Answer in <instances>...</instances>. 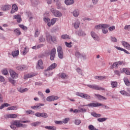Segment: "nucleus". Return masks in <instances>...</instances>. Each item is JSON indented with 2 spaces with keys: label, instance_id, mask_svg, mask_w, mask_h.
Returning <instances> with one entry per match:
<instances>
[{
  "label": "nucleus",
  "instance_id": "51",
  "mask_svg": "<svg viewBox=\"0 0 130 130\" xmlns=\"http://www.w3.org/2000/svg\"><path fill=\"white\" fill-rule=\"evenodd\" d=\"M39 40L40 42H44L45 41V38L43 36L40 37Z\"/></svg>",
  "mask_w": 130,
  "mask_h": 130
},
{
  "label": "nucleus",
  "instance_id": "9",
  "mask_svg": "<svg viewBox=\"0 0 130 130\" xmlns=\"http://www.w3.org/2000/svg\"><path fill=\"white\" fill-rule=\"evenodd\" d=\"M77 95V96H79L80 97H81V98H84V99H87V100H90L91 99V96L89 95V94H88L78 92Z\"/></svg>",
  "mask_w": 130,
  "mask_h": 130
},
{
  "label": "nucleus",
  "instance_id": "50",
  "mask_svg": "<svg viewBox=\"0 0 130 130\" xmlns=\"http://www.w3.org/2000/svg\"><path fill=\"white\" fill-rule=\"evenodd\" d=\"M9 82H10V83H11V84H12V85H13V86H16V81L14 80V79H9Z\"/></svg>",
  "mask_w": 130,
  "mask_h": 130
},
{
  "label": "nucleus",
  "instance_id": "10",
  "mask_svg": "<svg viewBox=\"0 0 130 130\" xmlns=\"http://www.w3.org/2000/svg\"><path fill=\"white\" fill-rule=\"evenodd\" d=\"M59 97L55 95L49 96L47 98L46 100L49 102H51L52 101H54L55 100H58Z\"/></svg>",
  "mask_w": 130,
  "mask_h": 130
},
{
  "label": "nucleus",
  "instance_id": "47",
  "mask_svg": "<svg viewBox=\"0 0 130 130\" xmlns=\"http://www.w3.org/2000/svg\"><path fill=\"white\" fill-rule=\"evenodd\" d=\"M74 123L76 125H79V124H81V120L78 119H76L75 120Z\"/></svg>",
  "mask_w": 130,
  "mask_h": 130
},
{
  "label": "nucleus",
  "instance_id": "49",
  "mask_svg": "<svg viewBox=\"0 0 130 130\" xmlns=\"http://www.w3.org/2000/svg\"><path fill=\"white\" fill-rule=\"evenodd\" d=\"M28 88H20L19 90V91L20 92V93H24V92H27L28 91Z\"/></svg>",
  "mask_w": 130,
  "mask_h": 130
},
{
  "label": "nucleus",
  "instance_id": "38",
  "mask_svg": "<svg viewBox=\"0 0 130 130\" xmlns=\"http://www.w3.org/2000/svg\"><path fill=\"white\" fill-rule=\"evenodd\" d=\"M107 119V118H100L98 119V121H99V122H103L104 121H106Z\"/></svg>",
  "mask_w": 130,
  "mask_h": 130
},
{
  "label": "nucleus",
  "instance_id": "54",
  "mask_svg": "<svg viewBox=\"0 0 130 130\" xmlns=\"http://www.w3.org/2000/svg\"><path fill=\"white\" fill-rule=\"evenodd\" d=\"M111 41L112 42H117L116 38L113 37H111Z\"/></svg>",
  "mask_w": 130,
  "mask_h": 130
},
{
  "label": "nucleus",
  "instance_id": "8",
  "mask_svg": "<svg viewBox=\"0 0 130 130\" xmlns=\"http://www.w3.org/2000/svg\"><path fill=\"white\" fill-rule=\"evenodd\" d=\"M56 53V49L55 48H53L50 52V59L51 60H54V58H55V54Z\"/></svg>",
  "mask_w": 130,
  "mask_h": 130
},
{
  "label": "nucleus",
  "instance_id": "41",
  "mask_svg": "<svg viewBox=\"0 0 130 130\" xmlns=\"http://www.w3.org/2000/svg\"><path fill=\"white\" fill-rule=\"evenodd\" d=\"M111 85L112 86V88H116V87H117V82L114 81L111 82Z\"/></svg>",
  "mask_w": 130,
  "mask_h": 130
},
{
  "label": "nucleus",
  "instance_id": "12",
  "mask_svg": "<svg viewBox=\"0 0 130 130\" xmlns=\"http://www.w3.org/2000/svg\"><path fill=\"white\" fill-rule=\"evenodd\" d=\"M37 69H38V70H43L44 69V67H43V61H42V59H40L38 61Z\"/></svg>",
  "mask_w": 130,
  "mask_h": 130
},
{
  "label": "nucleus",
  "instance_id": "25",
  "mask_svg": "<svg viewBox=\"0 0 130 130\" xmlns=\"http://www.w3.org/2000/svg\"><path fill=\"white\" fill-rule=\"evenodd\" d=\"M25 69H26V66L24 65L17 66L16 67V70H18V71H25Z\"/></svg>",
  "mask_w": 130,
  "mask_h": 130
},
{
  "label": "nucleus",
  "instance_id": "48",
  "mask_svg": "<svg viewBox=\"0 0 130 130\" xmlns=\"http://www.w3.org/2000/svg\"><path fill=\"white\" fill-rule=\"evenodd\" d=\"M19 27H20V28H21L22 30H27L28 29V27L25 26L23 24H19Z\"/></svg>",
  "mask_w": 130,
  "mask_h": 130
},
{
  "label": "nucleus",
  "instance_id": "14",
  "mask_svg": "<svg viewBox=\"0 0 130 130\" xmlns=\"http://www.w3.org/2000/svg\"><path fill=\"white\" fill-rule=\"evenodd\" d=\"M57 67V64L56 63H52L50 66L48 67V69L45 70V72H48V71H51V70L55 69V68H56Z\"/></svg>",
  "mask_w": 130,
  "mask_h": 130
},
{
  "label": "nucleus",
  "instance_id": "46",
  "mask_svg": "<svg viewBox=\"0 0 130 130\" xmlns=\"http://www.w3.org/2000/svg\"><path fill=\"white\" fill-rule=\"evenodd\" d=\"M31 4L34 6H37V5H38V4H39V1H38L37 0H33L31 1Z\"/></svg>",
  "mask_w": 130,
  "mask_h": 130
},
{
  "label": "nucleus",
  "instance_id": "39",
  "mask_svg": "<svg viewBox=\"0 0 130 130\" xmlns=\"http://www.w3.org/2000/svg\"><path fill=\"white\" fill-rule=\"evenodd\" d=\"M41 117H43V118H47V117H48V114L45 112L41 113Z\"/></svg>",
  "mask_w": 130,
  "mask_h": 130
},
{
  "label": "nucleus",
  "instance_id": "56",
  "mask_svg": "<svg viewBox=\"0 0 130 130\" xmlns=\"http://www.w3.org/2000/svg\"><path fill=\"white\" fill-rule=\"evenodd\" d=\"M2 74L5 76H7V75L9 74V72H8V70H7V69H5L3 71H2Z\"/></svg>",
  "mask_w": 130,
  "mask_h": 130
},
{
  "label": "nucleus",
  "instance_id": "11",
  "mask_svg": "<svg viewBox=\"0 0 130 130\" xmlns=\"http://www.w3.org/2000/svg\"><path fill=\"white\" fill-rule=\"evenodd\" d=\"M9 73L10 74L11 77H12L13 79H17V78H19V75L13 70H10Z\"/></svg>",
  "mask_w": 130,
  "mask_h": 130
},
{
  "label": "nucleus",
  "instance_id": "45",
  "mask_svg": "<svg viewBox=\"0 0 130 130\" xmlns=\"http://www.w3.org/2000/svg\"><path fill=\"white\" fill-rule=\"evenodd\" d=\"M79 27H80V23L78 21H76L74 23V28L75 29H78V28H79Z\"/></svg>",
  "mask_w": 130,
  "mask_h": 130
},
{
  "label": "nucleus",
  "instance_id": "63",
  "mask_svg": "<svg viewBox=\"0 0 130 130\" xmlns=\"http://www.w3.org/2000/svg\"><path fill=\"white\" fill-rule=\"evenodd\" d=\"M39 34H40V32L38 30H36L35 33V37H38L39 36Z\"/></svg>",
  "mask_w": 130,
  "mask_h": 130
},
{
  "label": "nucleus",
  "instance_id": "28",
  "mask_svg": "<svg viewBox=\"0 0 130 130\" xmlns=\"http://www.w3.org/2000/svg\"><path fill=\"white\" fill-rule=\"evenodd\" d=\"M64 3L67 6L74 4V0H65Z\"/></svg>",
  "mask_w": 130,
  "mask_h": 130
},
{
  "label": "nucleus",
  "instance_id": "20",
  "mask_svg": "<svg viewBox=\"0 0 130 130\" xmlns=\"http://www.w3.org/2000/svg\"><path fill=\"white\" fill-rule=\"evenodd\" d=\"M56 22V18H53L51 20V22H49L47 23V25L48 27H50V26L54 25L55 24V22Z\"/></svg>",
  "mask_w": 130,
  "mask_h": 130
},
{
  "label": "nucleus",
  "instance_id": "17",
  "mask_svg": "<svg viewBox=\"0 0 130 130\" xmlns=\"http://www.w3.org/2000/svg\"><path fill=\"white\" fill-rule=\"evenodd\" d=\"M11 8H12V6L10 5H3L2 7V10L3 11H9V10H11Z\"/></svg>",
  "mask_w": 130,
  "mask_h": 130
},
{
  "label": "nucleus",
  "instance_id": "16",
  "mask_svg": "<svg viewBox=\"0 0 130 130\" xmlns=\"http://www.w3.org/2000/svg\"><path fill=\"white\" fill-rule=\"evenodd\" d=\"M13 18L17 20V23H21V22H22V18H21V15H20V14L14 15Z\"/></svg>",
  "mask_w": 130,
  "mask_h": 130
},
{
  "label": "nucleus",
  "instance_id": "37",
  "mask_svg": "<svg viewBox=\"0 0 130 130\" xmlns=\"http://www.w3.org/2000/svg\"><path fill=\"white\" fill-rule=\"evenodd\" d=\"M94 78L95 80H104V79H105V76H95Z\"/></svg>",
  "mask_w": 130,
  "mask_h": 130
},
{
  "label": "nucleus",
  "instance_id": "55",
  "mask_svg": "<svg viewBox=\"0 0 130 130\" xmlns=\"http://www.w3.org/2000/svg\"><path fill=\"white\" fill-rule=\"evenodd\" d=\"M65 45H66L67 47H69L71 48L72 47V42L68 43V42H65Z\"/></svg>",
  "mask_w": 130,
  "mask_h": 130
},
{
  "label": "nucleus",
  "instance_id": "1",
  "mask_svg": "<svg viewBox=\"0 0 130 130\" xmlns=\"http://www.w3.org/2000/svg\"><path fill=\"white\" fill-rule=\"evenodd\" d=\"M30 122L29 120L22 121V120H15L13 122V124H15L16 127H27V125L23 124L22 123H27Z\"/></svg>",
  "mask_w": 130,
  "mask_h": 130
},
{
  "label": "nucleus",
  "instance_id": "36",
  "mask_svg": "<svg viewBox=\"0 0 130 130\" xmlns=\"http://www.w3.org/2000/svg\"><path fill=\"white\" fill-rule=\"evenodd\" d=\"M83 106H82V107L79 108V112H87V109L83 108Z\"/></svg>",
  "mask_w": 130,
  "mask_h": 130
},
{
  "label": "nucleus",
  "instance_id": "22",
  "mask_svg": "<svg viewBox=\"0 0 130 130\" xmlns=\"http://www.w3.org/2000/svg\"><path fill=\"white\" fill-rule=\"evenodd\" d=\"M95 96L98 97V99L100 101H102V100H107V99L104 96H103V95H101L100 94H95Z\"/></svg>",
  "mask_w": 130,
  "mask_h": 130
},
{
  "label": "nucleus",
  "instance_id": "61",
  "mask_svg": "<svg viewBox=\"0 0 130 130\" xmlns=\"http://www.w3.org/2000/svg\"><path fill=\"white\" fill-rule=\"evenodd\" d=\"M14 125H16L15 124H13V122L11 123V125H10V127L12 129H14L16 130L17 129V128L16 127V126H14Z\"/></svg>",
  "mask_w": 130,
  "mask_h": 130
},
{
  "label": "nucleus",
  "instance_id": "15",
  "mask_svg": "<svg viewBox=\"0 0 130 130\" xmlns=\"http://www.w3.org/2000/svg\"><path fill=\"white\" fill-rule=\"evenodd\" d=\"M122 45L124 46V47H125L126 49H127V50H130V44H128V43L122 41L121 42Z\"/></svg>",
  "mask_w": 130,
  "mask_h": 130
},
{
  "label": "nucleus",
  "instance_id": "42",
  "mask_svg": "<svg viewBox=\"0 0 130 130\" xmlns=\"http://www.w3.org/2000/svg\"><path fill=\"white\" fill-rule=\"evenodd\" d=\"M62 39L68 40L70 39V36L68 35H63L61 36Z\"/></svg>",
  "mask_w": 130,
  "mask_h": 130
},
{
  "label": "nucleus",
  "instance_id": "59",
  "mask_svg": "<svg viewBox=\"0 0 130 130\" xmlns=\"http://www.w3.org/2000/svg\"><path fill=\"white\" fill-rule=\"evenodd\" d=\"M102 32L104 34H107V33H108V29L106 28H103Z\"/></svg>",
  "mask_w": 130,
  "mask_h": 130
},
{
  "label": "nucleus",
  "instance_id": "19",
  "mask_svg": "<svg viewBox=\"0 0 130 130\" xmlns=\"http://www.w3.org/2000/svg\"><path fill=\"white\" fill-rule=\"evenodd\" d=\"M115 48H116L117 50H120V51H124V52H125V53H126V54H130V53L129 52H128V51L122 48H120V47L115 46Z\"/></svg>",
  "mask_w": 130,
  "mask_h": 130
},
{
  "label": "nucleus",
  "instance_id": "29",
  "mask_svg": "<svg viewBox=\"0 0 130 130\" xmlns=\"http://www.w3.org/2000/svg\"><path fill=\"white\" fill-rule=\"evenodd\" d=\"M45 128H46V129H49V130H56V127L54 126H46L45 127Z\"/></svg>",
  "mask_w": 130,
  "mask_h": 130
},
{
  "label": "nucleus",
  "instance_id": "52",
  "mask_svg": "<svg viewBox=\"0 0 130 130\" xmlns=\"http://www.w3.org/2000/svg\"><path fill=\"white\" fill-rule=\"evenodd\" d=\"M31 108H32V109L35 110V109H40L41 107H40V106L38 105L37 106H31Z\"/></svg>",
  "mask_w": 130,
  "mask_h": 130
},
{
  "label": "nucleus",
  "instance_id": "33",
  "mask_svg": "<svg viewBox=\"0 0 130 130\" xmlns=\"http://www.w3.org/2000/svg\"><path fill=\"white\" fill-rule=\"evenodd\" d=\"M120 93L122 94V95H124V96H130V94L128 92H127L126 91L124 90H121L120 91Z\"/></svg>",
  "mask_w": 130,
  "mask_h": 130
},
{
  "label": "nucleus",
  "instance_id": "57",
  "mask_svg": "<svg viewBox=\"0 0 130 130\" xmlns=\"http://www.w3.org/2000/svg\"><path fill=\"white\" fill-rule=\"evenodd\" d=\"M44 21L45 22V23H49V21H50V18L48 17H45L44 18Z\"/></svg>",
  "mask_w": 130,
  "mask_h": 130
},
{
  "label": "nucleus",
  "instance_id": "13",
  "mask_svg": "<svg viewBox=\"0 0 130 130\" xmlns=\"http://www.w3.org/2000/svg\"><path fill=\"white\" fill-rule=\"evenodd\" d=\"M16 12H18V6L16 4H13L10 13L11 14H14Z\"/></svg>",
  "mask_w": 130,
  "mask_h": 130
},
{
  "label": "nucleus",
  "instance_id": "32",
  "mask_svg": "<svg viewBox=\"0 0 130 130\" xmlns=\"http://www.w3.org/2000/svg\"><path fill=\"white\" fill-rule=\"evenodd\" d=\"M18 107L17 106H14L9 107L7 109V110H16L17 109Z\"/></svg>",
  "mask_w": 130,
  "mask_h": 130
},
{
  "label": "nucleus",
  "instance_id": "62",
  "mask_svg": "<svg viewBox=\"0 0 130 130\" xmlns=\"http://www.w3.org/2000/svg\"><path fill=\"white\" fill-rule=\"evenodd\" d=\"M34 76H35V75L34 74H28L26 77L28 79H30V78H33V77H34Z\"/></svg>",
  "mask_w": 130,
  "mask_h": 130
},
{
  "label": "nucleus",
  "instance_id": "26",
  "mask_svg": "<svg viewBox=\"0 0 130 130\" xmlns=\"http://www.w3.org/2000/svg\"><path fill=\"white\" fill-rule=\"evenodd\" d=\"M73 16L74 17H75V18L78 17L79 15V14H80V12H79V10H78V9L75 10L73 11Z\"/></svg>",
  "mask_w": 130,
  "mask_h": 130
},
{
  "label": "nucleus",
  "instance_id": "35",
  "mask_svg": "<svg viewBox=\"0 0 130 130\" xmlns=\"http://www.w3.org/2000/svg\"><path fill=\"white\" fill-rule=\"evenodd\" d=\"M91 115H92V116H93V117H96V118H98V117H101V114H97V113H95V112H92V113H91Z\"/></svg>",
  "mask_w": 130,
  "mask_h": 130
},
{
  "label": "nucleus",
  "instance_id": "43",
  "mask_svg": "<svg viewBox=\"0 0 130 130\" xmlns=\"http://www.w3.org/2000/svg\"><path fill=\"white\" fill-rule=\"evenodd\" d=\"M75 56H76L77 58H81V57H82V54L77 51L75 53Z\"/></svg>",
  "mask_w": 130,
  "mask_h": 130
},
{
  "label": "nucleus",
  "instance_id": "31",
  "mask_svg": "<svg viewBox=\"0 0 130 130\" xmlns=\"http://www.w3.org/2000/svg\"><path fill=\"white\" fill-rule=\"evenodd\" d=\"M60 78L63 80H67V79L68 78V76H67V74L66 73H62L60 74Z\"/></svg>",
  "mask_w": 130,
  "mask_h": 130
},
{
  "label": "nucleus",
  "instance_id": "24",
  "mask_svg": "<svg viewBox=\"0 0 130 130\" xmlns=\"http://www.w3.org/2000/svg\"><path fill=\"white\" fill-rule=\"evenodd\" d=\"M14 32L17 36H20V35L22 34V33L21 32V30H20V28H16L14 30Z\"/></svg>",
  "mask_w": 130,
  "mask_h": 130
},
{
  "label": "nucleus",
  "instance_id": "60",
  "mask_svg": "<svg viewBox=\"0 0 130 130\" xmlns=\"http://www.w3.org/2000/svg\"><path fill=\"white\" fill-rule=\"evenodd\" d=\"M26 113H27V114H34V111H32V110L26 111Z\"/></svg>",
  "mask_w": 130,
  "mask_h": 130
},
{
  "label": "nucleus",
  "instance_id": "2",
  "mask_svg": "<svg viewBox=\"0 0 130 130\" xmlns=\"http://www.w3.org/2000/svg\"><path fill=\"white\" fill-rule=\"evenodd\" d=\"M46 39L49 43L52 42H53V43H56V42H57L56 37L55 36H51L48 32H46Z\"/></svg>",
  "mask_w": 130,
  "mask_h": 130
},
{
  "label": "nucleus",
  "instance_id": "40",
  "mask_svg": "<svg viewBox=\"0 0 130 130\" xmlns=\"http://www.w3.org/2000/svg\"><path fill=\"white\" fill-rule=\"evenodd\" d=\"M38 94L39 96L41 97L43 100H45V97L44 96V94L41 91H38Z\"/></svg>",
  "mask_w": 130,
  "mask_h": 130
},
{
  "label": "nucleus",
  "instance_id": "4",
  "mask_svg": "<svg viewBox=\"0 0 130 130\" xmlns=\"http://www.w3.org/2000/svg\"><path fill=\"white\" fill-rule=\"evenodd\" d=\"M110 25L109 24H100L99 25H95L94 28V30L95 29L96 30H100V29H107V28H109Z\"/></svg>",
  "mask_w": 130,
  "mask_h": 130
},
{
  "label": "nucleus",
  "instance_id": "5",
  "mask_svg": "<svg viewBox=\"0 0 130 130\" xmlns=\"http://www.w3.org/2000/svg\"><path fill=\"white\" fill-rule=\"evenodd\" d=\"M87 86L89 88H90V89H94V90H97L98 91H105V88L99 87V85L87 84Z\"/></svg>",
  "mask_w": 130,
  "mask_h": 130
},
{
  "label": "nucleus",
  "instance_id": "21",
  "mask_svg": "<svg viewBox=\"0 0 130 130\" xmlns=\"http://www.w3.org/2000/svg\"><path fill=\"white\" fill-rule=\"evenodd\" d=\"M76 33L78 35V36H85L86 35V33L81 29L76 31Z\"/></svg>",
  "mask_w": 130,
  "mask_h": 130
},
{
  "label": "nucleus",
  "instance_id": "58",
  "mask_svg": "<svg viewBox=\"0 0 130 130\" xmlns=\"http://www.w3.org/2000/svg\"><path fill=\"white\" fill-rule=\"evenodd\" d=\"M69 120H70V118H66L64 120H63L62 123H68L69 122Z\"/></svg>",
  "mask_w": 130,
  "mask_h": 130
},
{
  "label": "nucleus",
  "instance_id": "27",
  "mask_svg": "<svg viewBox=\"0 0 130 130\" xmlns=\"http://www.w3.org/2000/svg\"><path fill=\"white\" fill-rule=\"evenodd\" d=\"M11 55L13 57H16V56H18V55H19V50L12 51Z\"/></svg>",
  "mask_w": 130,
  "mask_h": 130
},
{
  "label": "nucleus",
  "instance_id": "23",
  "mask_svg": "<svg viewBox=\"0 0 130 130\" xmlns=\"http://www.w3.org/2000/svg\"><path fill=\"white\" fill-rule=\"evenodd\" d=\"M7 116L8 118H17L18 115L16 114H8Z\"/></svg>",
  "mask_w": 130,
  "mask_h": 130
},
{
  "label": "nucleus",
  "instance_id": "3",
  "mask_svg": "<svg viewBox=\"0 0 130 130\" xmlns=\"http://www.w3.org/2000/svg\"><path fill=\"white\" fill-rule=\"evenodd\" d=\"M51 12L52 13L53 15L57 18H61V17H62L61 12L58 11V10H56L55 9H51Z\"/></svg>",
  "mask_w": 130,
  "mask_h": 130
},
{
  "label": "nucleus",
  "instance_id": "34",
  "mask_svg": "<svg viewBox=\"0 0 130 130\" xmlns=\"http://www.w3.org/2000/svg\"><path fill=\"white\" fill-rule=\"evenodd\" d=\"M123 81L126 86H130V82H129V81L128 80V79H127V78H124L123 79Z\"/></svg>",
  "mask_w": 130,
  "mask_h": 130
},
{
  "label": "nucleus",
  "instance_id": "44",
  "mask_svg": "<svg viewBox=\"0 0 130 130\" xmlns=\"http://www.w3.org/2000/svg\"><path fill=\"white\" fill-rule=\"evenodd\" d=\"M56 6H57V9H58V10H59V9H61V4H60V2H56Z\"/></svg>",
  "mask_w": 130,
  "mask_h": 130
},
{
  "label": "nucleus",
  "instance_id": "53",
  "mask_svg": "<svg viewBox=\"0 0 130 130\" xmlns=\"http://www.w3.org/2000/svg\"><path fill=\"white\" fill-rule=\"evenodd\" d=\"M39 123H40V122L37 121L35 122L31 123V126H37Z\"/></svg>",
  "mask_w": 130,
  "mask_h": 130
},
{
  "label": "nucleus",
  "instance_id": "6",
  "mask_svg": "<svg viewBox=\"0 0 130 130\" xmlns=\"http://www.w3.org/2000/svg\"><path fill=\"white\" fill-rule=\"evenodd\" d=\"M84 106H88V107H99V106H104V105L100 103H90L88 105L82 106L83 107H84Z\"/></svg>",
  "mask_w": 130,
  "mask_h": 130
},
{
  "label": "nucleus",
  "instance_id": "18",
  "mask_svg": "<svg viewBox=\"0 0 130 130\" xmlns=\"http://www.w3.org/2000/svg\"><path fill=\"white\" fill-rule=\"evenodd\" d=\"M90 34H91V36L92 37V38H93L94 40H96V41L99 40V37L97 36V34H96L95 32L91 31Z\"/></svg>",
  "mask_w": 130,
  "mask_h": 130
},
{
  "label": "nucleus",
  "instance_id": "7",
  "mask_svg": "<svg viewBox=\"0 0 130 130\" xmlns=\"http://www.w3.org/2000/svg\"><path fill=\"white\" fill-rule=\"evenodd\" d=\"M57 50L59 58L62 59L63 58V52H62V48L61 46H58L57 48Z\"/></svg>",
  "mask_w": 130,
  "mask_h": 130
},
{
  "label": "nucleus",
  "instance_id": "64",
  "mask_svg": "<svg viewBox=\"0 0 130 130\" xmlns=\"http://www.w3.org/2000/svg\"><path fill=\"white\" fill-rule=\"evenodd\" d=\"M94 127H94V126L93 125L91 124V125H89L88 126V129H89V130H93Z\"/></svg>",
  "mask_w": 130,
  "mask_h": 130
},
{
  "label": "nucleus",
  "instance_id": "30",
  "mask_svg": "<svg viewBox=\"0 0 130 130\" xmlns=\"http://www.w3.org/2000/svg\"><path fill=\"white\" fill-rule=\"evenodd\" d=\"M122 73H124L125 74H126V75H127L128 76L130 75V72L128 69L123 68L122 69Z\"/></svg>",
  "mask_w": 130,
  "mask_h": 130
}]
</instances>
